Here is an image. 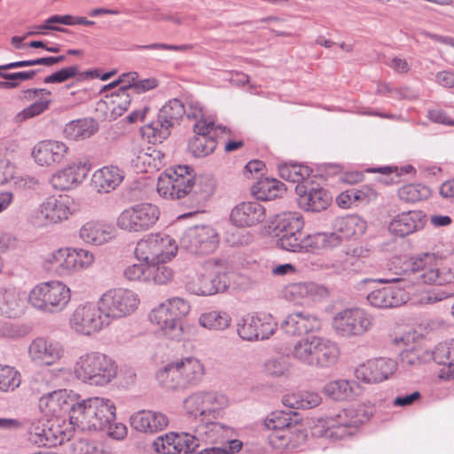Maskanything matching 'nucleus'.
I'll list each match as a JSON object with an SVG mask.
<instances>
[{"label":"nucleus","instance_id":"obj_1","mask_svg":"<svg viewBox=\"0 0 454 454\" xmlns=\"http://www.w3.org/2000/svg\"><path fill=\"white\" fill-rule=\"evenodd\" d=\"M443 259L439 253H420L405 258L399 266L395 277L391 278H365L361 284L373 282L380 283H402L401 287L385 286L371 291L366 299L368 302L378 309L395 308L404 304L408 301V294L405 288L421 285L443 286L454 280V273L446 268H436L437 262Z\"/></svg>","mask_w":454,"mask_h":454},{"label":"nucleus","instance_id":"obj_9","mask_svg":"<svg viewBox=\"0 0 454 454\" xmlns=\"http://www.w3.org/2000/svg\"><path fill=\"white\" fill-rule=\"evenodd\" d=\"M229 284L225 267L215 260H210L204 264L196 279L186 284V289L191 294L207 296L227 290Z\"/></svg>","mask_w":454,"mask_h":454},{"label":"nucleus","instance_id":"obj_33","mask_svg":"<svg viewBox=\"0 0 454 454\" xmlns=\"http://www.w3.org/2000/svg\"><path fill=\"white\" fill-rule=\"evenodd\" d=\"M80 238L88 244L100 246L112 239L111 228L98 222H88L82 226Z\"/></svg>","mask_w":454,"mask_h":454},{"label":"nucleus","instance_id":"obj_49","mask_svg":"<svg viewBox=\"0 0 454 454\" xmlns=\"http://www.w3.org/2000/svg\"><path fill=\"white\" fill-rule=\"evenodd\" d=\"M217 143L215 137H193L188 143V150L194 157L202 158L212 153Z\"/></svg>","mask_w":454,"mask_h":454},{"label":"nucleus","instance_id":"obj_20","mask_svg":"<svg viewBox=\"0 0 454 454\" xmlns=\"http://www.w3.org/2000/svg\"><path fill=\"white\" fill-rule=\"evenodd\" d=\"M426 214L421 210H410L395 215L388 224L391 234L404 238L423 229Z\"/></svg>","mask_w":454,"mask_h":454},{"label":"nucleus","instance_id":"obj_12","mask_svg":"<svg viewBox=\"0 0 454 454\" xmlns=\"http://www.w3.org/2000/svg\"><path fill=\"white\" fill-rule=\"evenodd\" d=\"M160 215L156 205L139 203L124 209L117 219V225L130 232L146 231L155 225Z\"/></svg>","mask_w":454,"mask_h":454},{"label":"nucleus","instance_id":"obj_28","mask_svg":"<svg viewBox=\"0 0 454 454\" xmlns=\"http://www.w3.org/2000/svg\"><path fill=\"white\" fill-rule=\"evenodd\" d=\"M75 254H71L70 248H59L48 254L44 260V268L65 277L76 270Z\"/></svg>","mask_w":454,"mask_h":454},{"label":"nucleus","instance_id":"obj_60","mask_svg":"<svg viewBox=\"0 0 454 454\" xmlns=\"http://www.w3.org/2000/svg\"><path fill=\"white\" fill-rule=\"evenodd\" d=\"M27 334V329L23 325H15L10 321H0V337L18 339Z\"/></svg>","mask_w":454,"mask_h":454},{"label":"nucleus","instance_id":"obj_50","mask_svg":"<svg viewBox=\"0 0 454 454\" xmlns=\"http://www.w3.org/2000/svg\"><path fill=\"white\" fill-rule=\"evenodd\" d=\"M21 383L20 373L13 367L0 364V391H13Z\"/></svg>","mask_w":454,"mask_h":454},{"label":"nucleus","instance_id":"obj_54","mask_svg":"<svg viewBox=\"0 0 454 454\" xmlns=\"http://www.w3.org/2000/svg\"><path fill=\"white\" fill-rule=\"evenodd\" d=\"M277 329V323L270 314L260 312L257 315V340H266Z\"/></svg>","mask_w":454,"mask_h":454},{"label":"nucleus","instance_id":"obj_2","mask_svg":"<svg viewBox=\"0 0 454 454\" xmlns=\"http://www.w3.org/2000/svg\"><path fill=\"white\" fill-rule=\"evenodd\" d=\"M322 399H283L285 410L272 411L264 420L262 437L269 446L278 451L299 447L306 440V434L300 424L301 411L318 406Z\"/></svg>","mask_w":454,"mask_h":454},{"label":"nucleus","instance_id":"obj_46","mask_svg":"<svg viewBox=\"0 0 454 454\" xmlns=\"http://www.w3.org/2000/svg\"><path fill=\"white\" fill-rule=\"evenodd\" d=\"M72 454H113L104 443L92 439L81 438L72 443Z\"/></svg>","mask_w":454,"mask_h":454},{"label":"nucleus","instance_id":"obj_40","mask_svg":"<svg viewBox=\"0 0 454 454\" xmlns=\"http://www.w3.org/2000/svg\"><path fill=\"white\" fill-rule=\"evenodd\" d=\"M280 176L292 183H300L309 177L312 169L308 166L296 162H285L278 167Z\"/></svg>","mask_w":454,"mask_h":454},{"label":"nucleus","instance_id":"obj_47","mask_svg":"<svg viewBox=\"0 0 454 454\" xmlns=\"http://www.w3.org/2000/svg\"><path fill=\"white\" fill-rule=\"evenodd\" d=\"M231 323V317L226 312L212 310L200 317V324L209 330H224Z\"/></svg>","mask_w":454,"mask_h":454},{"label":"nucleus","instance_id":"obj_19","mask_svg":"<svg viewBox=\"0 0 454 454\" xmlns=\"http://www.w3.org/2000/svg\"><path fill=\"white\" fill-rule=\"evenodd\" d=\"M28 356L32 361L42 365H52L63 356L62 346L59 342L37 337L28 347Z\"/></svg>","mask_w":454,"mask_h":454},{"label":"nucleus","instance_id":"obj_59","mask_svg":"<svg viewBox=\"0 0 454 454\" xmlns=\"http://www.w3.org/2000/svg\"><path fill=\"white\" fill-rule=\"evenodd\" d=\"M125 278L130 281L148 282V264L141 262V263H134L128 266L124 272Z\"/></svg>","mask_w":454,"mask_h":454},{"label":"nucleus","instance_id":"obj_56","mask_svg":"<svg viewBox=\"0 0 454 454\" xmlns=\"http://www.w3.org/2000/svg\"><path fill=\"white\" fill-rule=\"evenodd\" d=\"M51 102V99H40L34 102L16 115V121L21 122L27 119L41 114L49 108Z\"/></svg>","mask_w":454,"mask_h":454},{"label":"nucleus","instance_id":"obj_63","mask_svg":"<svg viewBox=\"0 0 454 454\" xmlns=\"http://www.w3.org/2000/svg\"><path fill=\"white\" fill-rule=\"evenodd\" d=\"M193 48L192 44H168L161 43H153L150 44H136L132 47L133 50H168V51H187Z\"/></svg>","mask_w":454,"mask_h":454},{"label":"nucleus","instance_id":"obj_24","mask_svg":"<svg viewBox=\"0 0 454 454\" xmlns=\"http://www.w3.org/2000/svg\"><path fill=\"white\" fill-rule=\"evenodd\" d=\"M295 191L299 195V207L306 211L321 212L332 202V195L323 188H311L307 191L305 186L298 184Z\"/></svg>","mask_w":454,"mask_h":454},{"label":"nucleus","instance_id":"obj_31","mask_svg":"<svg viewBox=\"0 0 454 454\" xmlns=\"http://www.w3.org/2000/svg\"><path fill=\"white\" fill-rule=\"evenodd\" d=\"M322 393L328 397H357L364 395L363 387L355 380H336L325 383Z\"/></svg>","mask_w":454,"mask_h":454},{"label":"nucleus","instance_id":"obj_36","mask_svg":"<svg viewBox=\"0 0 454 454\" xmlns=\"http://www.w3.org/2000/svg\"><path fill=\"white\" fill-rule=\"evenodd\" d=\"M46 284L51 301L49 303L52 304L51 313L62 311L71 298L69 287L59 281H49Z\"/></svg>","mask_w":454,"mask_h":454},{"label":"nucleus","instance_id":"obj_14","mask_svg":"<svg viewBox=\"0 0 454 454\" xmlns=\"http://www.w3.org/2000/svg\"><path fill=\"white\" fill-rule=\"evenodd\" d=\"M98 302L110 323L112 319L121 318L134 312L139 299L131 290L117 288L105 293Z\"/></svg>","mask_w":454,"mask_h":454},{"label":"nucleus","instance_id":"obj_21","mask_svg":"<svg viewBox=\"0 0 454 454\" xmlns=\"http://www.w3.org/2000/svg\"><path fill=\"white\" fill-rule=\"evenodd\" d=\"M321 328L319 318L307 311L294 312L286 317L281 323L285 333L295 336L318 331Z\"/></svg>","mask_w":454,"mask_h":454},{"label":"nucleus","instance_id":"obj_51","mask_svg":"<svg viewBox=\"0 0 454 454\" xmlns=\"http://www.w3.org/2000/svg\"><path fill=\"white\" fill-rule=\"evenodd\" d=\"M166 262H154L148 264V282L153 281L155 284L164 285L172 279L173 270L166 265Z\"/></svg>","mask_w":454,"mask_h":454},{"label":"nucleus","instance_id":"obj_64","mask_svg":"<svg viewBox=\"0 0 454 454\" xmlns=\"http://www.w3.org/2000/svg\"><path fill=\"white\" fill-rule=\"evenodd\" d=\"M242 448V442L239 440H229L228 446L224 448L211 447L204 449L197 454H233L239 452Z\"/></svg>","mask_w":454,"mask_h":454},{"label":"nucleus","instance_id":"obj_6","mask_svg":"<svg viewBox=\"0 0 454 454\" xmlns=\"http://www.w3.org/2000/svg\"><path fill=\"white\" fill-rule=\"evenodd\" d=\"M204 375V366L194 356H185L168 364L157 372L156 378L162 387L170 390L196 386Z\"/></svg>","mask_w":454,"mask_h":454},{"label":"nucleus","instance_id":"obj_11","mask_svg":"<svg viewBox=\"0 0 454 454\" xmlns=\"http://www.w3.org/2000/svg\"><path fill=\"white\" fill-rule=\"evenodd\" d=\"M373 324V317L361 308L342 309L333 316L332 321L335 333L344 338L362 336L372 328Z\"/></svg>","mask_w":454,"mask_h":454},{"label":"nucleus","instance_id":"obj_8","mask_svg":"<svg viewBox=\"0 0 454 454\" xmlns=\"http://www.w3.org/2000/svg\"><path fill=\"white\" fill-rule=\"evenodd\" d=\"M189 311V303L184 299L175 297L152 309L149 319L152 324L160 327L166 337L179 340L183 335L182 319Z\"/></svg>","mask_w":454,"mask_h":454},{"label":"nucleus","instance_id":"obj_37","mask_svg":"<svg viewBox=\"0 0 454 454\" xmlns=\"http://www.w3.org/2000/svg\"><path fill=\"white\" fill-rule=\"evenodd\" d=\"M231 222L238 227L252 226L255 222V206L253 202H241L232 208Z\"/></svg>","mask_w":454,"mask_h":454},{"label":"nucleus","instance_id":"obj_32","mask_svg":"<svg viewBox=\"0 0 454 454\" xmlns=\"http://www.w3.org/2000/svg\"><path fill=\"white\" fill-rule=\"evenodd\" d=\"M29 389L32 395H38L39 397H81L79 394L74 393L73 390L53 389L42 373H37L32 377L29 382Z\"/></svg>","mask_w":454,"mask_h":454},{"label":"nucleus","instance_id":"obj_34","mask_svg":"<svg viewBox=\"0 0 454 454\" xmlns=\"http://www.w3.org/2000/svg\"><path fill=\"white\" fill-rule=\"evenodd\" d=\"M337 344L329 339L318 336L314 366L327 368L333 365L339 358Z\"/></svg>","mask_w":454,"mask_h":454},{"label":"nucleus","instance_id":"obj_10","mask_svg":"<svg viewBox=\"0 0 454 454\" xmlns=\"http://www.w3.org/2000/svg\"><path fill=\"white\" fill-rule=\"evenodd\" d=\"M184 114V106L179 99L169 100L160 109L157 119L142 128L143 136L153 138V143H161L169 137L171 129Z\"/></svg>","mask_w":454,"mask_h":454},{"label":"nucleus","instance_id":"obj_44","mask_svg":"<svg viewBox=\"0 0 454 454\" xmlns=\"http://www.w3.org/2000/svg\"><path fill=\"white\" fill-rule=\"evenodd\" d=\"M92 401L93 399H82L81 402L70 404L69 419L73 426L82 429L88 428L90 421L89 407H90V402Z\"/></svg>","mask_w":454,"mask_h":454},{"label":"nucleus","instance_id":"obj_41","mask_svg":"<svg viewBox=\"0 0 454 454\" xmlns=\"http://www.w3.org/2000/svg\"><path fill=\"white\" fill-rule=\"evenodd\" d=\"M309 252L319 249L333 248L340 246L343 239L338 235L336 231L332 232H317L309 235Z\"/></svg>","mask_w":454,"mask_h":454},{"label":"nucleus","instance_id":"obj_7","mask_svg":"<svg viewBox=\"0 0 454 454\" xmlns=\"http://www.w3.org/2000/svg\"><path fill=\"white\" fill-rule=\"evenodd\" d=\"M77 378L91 386H105L117 376L115 362L100 352L86 353L74 366Z\"/></svg>","mask_w":454,"mask_h":454},{"label":"nucleus","instance_id":"obj_4","mask_svg":"<svg viewBox=\"0 0 454 454\" xmlns=\"http://www.w3.org/2000/svg\"><path fill=\"white\" fill-rule=\"evenodd\" d=\"M304 221L298 213H282L264 222L260 234L278 238V247L294 253L309 252V235L303 232Z\"/></svg>","mask_w":454,"mask_h":454},{"label":"nucleus","instance_id":"obj_25","mask_svg":"<svg viewBox=\"0 0 454 454\" xmlns=\"http://www.w3.org/2000/svg\"><path fill=\"white\" fill-rule=\"evenodd\" d=\"M115 406L111 399H93L89 407L88 429L102 430L115 419Z\"/></svg>","mask_w":454,"mask_h":454},{"label":"nucleus","instance_id":"obj_38","mask_svg":"<svg viewBox=\"0 0 454 454\" xmlns=\"http://www.w3.org/2000/svg\"><path fill=\"white\" fill-rule=\"evenodd\" d=\"M96 130L88 120L78 119L68 122L63 129V134L66 138L77 141L89 138Z\"/></svg>","mask_w":454,"mask_h":454},{"label":"nucleus","instance_id":"obj_48","mask_svg":"<svg viewBox=\"0 0 454 454\" xmlns=\"http://www.w3.org/2000/svg\"><path fill=\"white\" fill-rule=\"evenodd\" d=\"M50 301L46 282L35 286L28 294V302L43 312L51 313L52 304L50 305Z\"/></svg>","mask_w":454,"mask_h":454},{"label":"nucleus","instance_id":"obj_52","mask_svg":"<svg viewBox=\"0 0 454 454\" xmlns=\"http://www.w3.org/2000/svg\"><path fill=\"white\" fill-rule=\"evenodd\" d=\"M316 292V285L311 282L292 283L284 289V295L290 301H297Z\"/></svg>","mask_w":454,"mask_h":454},{"label":"nucleus","instance_id":"obj_30","mask_svg":"<svg viewBox=\"0 0 454 454\" xmlns=\"http://www.w3.org/2000/svg\"><path fill=\"white\" fill-rule=\"evenodd\" d=\"M24 307V298L15 287L0 288V314L7 317H17Z\"/></svg>","mask_w":454,"mask_h":454},{"label":"nucleus","instance_id":"obj_16","mask_svg":"<svg viewBox=\"0 0 454 454\" xmlns=\"http://www.w3.org/2000/svg\"><path fill=\"white\" fill-rule=\"evenodd\" d=\"M109 325L108 318L101 310V306L92 303L80 305L70 317V326L76 333L90 335Z\"/></svg>","mask_w":454,"mask_h":454},{"label":"nucleus","instance_id":"obj_17","mask_svg":"<svg viewBox=\"0 0 454 454\" xmlns=\"http://www.w3.org/2000/svg\"><path fill=\"white\" fill-rule=\"evenodd\" d=\"M199 446L200 440L185 432H170L153 442L154 450L159 454H192Z\"/></svg>","mask_w":454,"mask_h":454},{"label":"nucleus","instance_id":"obj_22","mask_svg":"<svg viewBox=\"0 0 454 454\" xmlns=\"http://www.w3.org/2000/svg\"><path fill=\"white\" fill-rule=\"evenodd\" d=\"M89 170L90 168L86 162H74L55 173L51 179V183L57 190H69L81 184L86 178Z\"/></svg>","mask_w":454,"mask_h":454},{"label":"nucleus","instance_id":"obj_27","mask_svg":"<svg viewBox=\"0 0 454 454\" xmlns=\"http://www.w3.org/2000/svg\"><path fill=\"white\" fill-rule=\"evenodd\" d=\"M168 424V417L157 411H140L130 417L131 427L139 432L155 433L165 428Z\"/></svg>","mask_w":454,"mask_h":454},{"label":"nucleus","instance_id":"obj_45","mask_svg":"<svg viewBox=\"0 0 454 454\" xmlns=\"http://www.w3.org/2000/svg\"><path fill=\"white\" fill-rule=\"evenodd\" d=\"M132 94L133 93L125 90V88L119 87L116 90L112 91L109 95H106V98H111V103L113 105L111 115L114 119L121 116L123 113L128 110L132 100Z\"/></svg>","mask_w":454,"mask_h":454},{"label":"nucleus","instance_id":"obj_18","mask_svg":"<svg viewBox=\"0 0 454 454\" xmlns=\"http://www.w3.org/2000/svg\"><path fill=\"white\" fill-rule=\"evenodd\" d=\"M396 369L397 364L395 360L379 357L356 369V376L365 383H379L387 380Z\"/></svg>","mask_w":454,"mask_h":454},{"label":"nucleus","instance_id":"obj_29","mask_svg":"<svg viewBox=\"0 0 454 454\" xmlns=\"http://www.w3.org/2000/svg\"><path fill=\"white\" fill-rule=\"evenodd\" d=\"M124 179V171L117 166H105L93 175L92 182L99 192H109Z\"/></svg>","mask_w":454,"mask_h":454},{"label":"nucleus","instance_id":"obj_55","mask_svg":"<svg viewBox=\"0 0 454 454\" xmlns=\"http://www.w3.org/2000/svg\"><path fill=\"white\" fill-rule=\"evenodd\" d=\"M79 74V67L76 65L62 67L43 78L44 83H62Z\"/></svg>","mask_w":454,"mask_h":454},{"label":"nucleus","instance_id":"obj_42","mask_svg":"<svg viewBox=\"0 0 454 454\" xmlns=\"http://www.w3.org/2000/svg\"><path fill=\"white\" fill-rule=\"evenodd\" d=\"M432 356L438 364L448 366L447 377H451V373L454 372V339L449 342L436 345L433 350Z\"/></svg>","mask_w":454,"mask_h":454},{"label":"nucleus","instance_id":"obj_39","mask_svg":"<svg viewBox=\"0 0 454 454\" xmlns=\"http://www.w3.org/2000/svg\"><path fill=\"white\" fill-rule=\"evenodd\" d=\"M285 191V184L275 178L263 177L257 180V200H275Z\"/></svg>","mask_w":454,"mask_h":454},{"label":"nucleus","instance_id":"obj_61","mask_svg":"<svg viewBox=\"0 0 454 454\" xmlns=\"http://www.w3.org/2000/svg\"><path fill=\"white\" fill-rule=\"evenodd\" d=\"M264 371L267 374L272 376L285 375L288 371L286 359L283 356L272 358L264 364Z\"/></svg>","mask_w":454,"mask_h":454},{"label":"nucleus","instance_id":"obj_23","mask_svg":"<svg viewBox=\"0 0 454 454\" xmlns=\"http://www.w3.org/2000/svg\"><path fill=\"white\" fill-rule=\"evenodd\" d=\"M67 151L68 147L63 142L44 140L34 146L32 157L40 166H51L61 162Z\"/></svg>","mask_w":454,"mask_h":454},{"label":"nucleus","instance_id":"obj_43","mask_svg":"<svg viewBox=\"0 0 454 454\" xmlns=\"http://www.w3.org/2000/svg\"><path fill=\"white\" fill-rule=\"evenodd\" d=\"M431 195V190L421 184H410L398 190V197L407 203H416L427 200Z\"/></svg>","mask_w":454,"mask_h":454},{"label":"nucleus","instance_id":"obj_53","mask_svg":"<svg viewBox=\"0 0 454 454\" xmlns=\"http://www.w3.org/2000/svg\"><path fill=\"white\" fill-rule=\"evenodd\" d=\"M184 406L190 416L195 418L200 416L202 420L211 415L215 419L218 414V411L206 407L203 399H184Z\"/></svg>","mask_w":454,"mask_h":454},{"label":"nucleus","instance_id":"obj_26","mask_svg":"<svg viewBox=\"0 0 454 454\" xmlns=\"http://www.w3.org/2000/svg\"><path fill=\"white\" fill-rule=\"evenodd\" d=\"M70 200L67 196H51L43 201L38 209V217L51 223L67 219L70 212Z\"/></svg>","mask_w":454,"mask_h":454},{"label":"nucleus","instance_id":"obj_15","mask_svg":"<svg viewBox=\"0 0 454 454\" xmlns=\"http://www.w3.org/2000/svg\"><path fill=\"white\" fill-rule=\"evenodd\" d=\"M220 237L210 225H195L184 231L180 246L192 254L213 253L219 245Z\"/></svg>","mask_w":454,"mask_h":454},{"label":"nucleus","instance_id":"obj_5","mask_svg":"<svg viewBox=\"0 0 454 454\" xmlns=\"http://www.w3.org/2000/svg\"><path fill=\"white\" fill-rule=\"evenodd\" d=\"M373 411V407L364 403L344 408L338 414L320 420L319 424L313 428L312 434L333 442L345 439L353 435L360 425L367 422L372 416Z\"/></svg>","mask_w":454,"mask_h":454},{"label":"nucleus","instance_id":"obj_57","mask_svg":"<svg viewBox=\"0 0 454 454\" xmlns=\"http://www.w3.org/2000/svg\"><path fill=\"white\" fill-rule=\"evenodd\" d=\"M217 130L223 133L226 131L231 132L230 129H227L224 126H215L213 121H207L205 120L197 121L193 126V131L196 134L194 137H206L207 138L215 137L217 134Z\"/></svg>","mask_w":454,"mask_h":454},{"label":"nucleus","instance_id":"obj_35","mask_svg":"<svg viewBox=\"0 0 454 454\" xmlns=\"http://www.w3.org/2000/svg\"><path fill=\"white\" fill-rule=\"evenodd\" d=\"M318 336L311 335L297 341L292 350V356L299 362L314 366Z\"/></svg>","mask_w":454,"mask_h":454},{"label":"nucleus","instance_id":"obj_3","mask_svg":"<svg viewBox=\"0 0 454 454\" xmlns=\"http://www.w3.org/2000/svg\"><path fill=\"white\" fill-rule=\"evenodd\" d=\"M214 183L207 176H195L188 165H178L161 173L157 182L158 193L176 200L189 208L199 207L214 192Z\"/></svg>","mask_w":454,"mask_h":454},{"label":"nucleus","instance_id":"obj_58","mask_svg":"<svg viewBox=\"0 0 454 454\" xmlns=\"http://www.w3.org/2000/svg\"><path fill=\"white\" fill-rule=\"evenodd\" d=\"M254 316L247 315L237 325V333L243 340L254 341L255 340Z\"/></svg>","mask_w":454,"mask_h":454},{"label":"nucleus","instance_id":"obj_13","mask_svg":"<svg viewBox=\"0 0 454 454\" xmlns=\"http://www.w3.org/2000/svg\"><path fill=\"white\" fill-rule=\"evenodd\" d=\"M172 242L174 240L168 235L151 234L137 242L135 248L136 257L147 264L169 261L177 249Z\"/></svg>","mask_w":454,"mask_h":454},{"label":"nucleus","instance_id":"obj_62","mask_svg":"<svg viewBox=\"0 0 454 454\" xmlns=\"http://www.w3.org/2000/svg\"><path fill=\"white\" fill-rule=\"evenodd\" d=\"M350 193L353 201L357 204H367L375 200L378 195L376 191L369 185H364L361 189L351 188Z\"/></svg>","mask_w":454,"mask_h":454}]
</instances>
